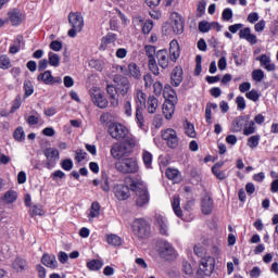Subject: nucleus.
Here are the masks:
<instances>
[{"label":"nucleus","mask_w":278,"mask_h":278,"mask_svg":"<svg viewBox=\"0 0 278 278\" xmlns=\"http://www.w3.org/2000/svg\"><path fill=\"white\" fill-rule=\"evenodd\" d=\"M255 134V122L251 121L248 122L247 125L243 128V135L244 136H251Z\"/></svg>","instance_id":"a18cd8bd"},{"label":"nucleus","mask_w":278,"mask_h":278,"mask_svg":"<svg viewBox=\"0 0 278 278\" xmlns=\"http://www.w3.org/2000/svg\"><path fill=\"white\" fill-rule=\"evenodd\" d=\"M223 21L229 22L233 18V11L230 8L224 9L222 13Z\"/></svg>","instance_id":"13d9d810"},{"label":"nucleus","mask_w":278,"mask_h":278,"mask_svg":"<svg viewBox=\"0 0 278 278\" xmlns=\"http://www.w3.org/2000/svg\"><path fill=\"white\" fill-rule=\"evenodd\" d=\"M212 173L220 181L227 179V174L225 173V170L216 169V167H215V168H212Z\"/></svg>","instance_id":"bf43d9fd"},{"label":"nucleus","mask_w":278,"mask_h":278,"mask_svg":"<svg viewBox=\"0 0 278 278\" xmlns=\"http://www.w3.org/2000/svg\"><path fill=\"white\" fill-rule=\"evenodd\" d=\"M61 167L63 168V170H73V160L71 159H65L61 162Z\"/></svg>","instance_id":"052dcab7"},{"label":"nucleus","mask_w":278,"mask_h":278,"mask_svg":"<svg viewBox=\"0 0 278 278\" xmlns=\"http://www.w3.org/2000/svg\"><path fill=\"white\" fill-rule=\"evenodd\" d=\"M17 198L18 194L16 193V191H7L4 193L3 201H5L7 203H14Z\"/></svg>","instance_id":"49530a36"},{"label":"nucleus","mask_w":278,"mask_h":278,"mask_svg":"<svg viewBox=\"0 0 278 278\" xmlns=\"http://www.w3.org/2000/svg\"><path fill=\"white\" fill-rule=\"evenodd\" d=\"M239 38H241V40H247V42H250V45H257V36L251 34V29L249 27H245L239 31Z\"/></svg>","instance_id":"5701e85b"},{"label":"nucleus","mask_w":278,"mask_h":278,"mask_svg":"<svg viewBox=\"0 0 278 278\" xmlns=\"http://www.w3.org/2000/svg\"><path fill=\"white\" fill-rule=\"evenodd\" d=\"M89 65L99 72H101V71H103V68H105V63H103V61H101V60H92L89 62Z\"/></svg>","instance_id":"09e8293b"},{"label":"nucleus","mask_w":278,"mask_h":278,"mask_svg":"<svg viewBox=\"0 0 278 278\" xmlns=\"http://www.w3.org/2000/svg\"><path fill=\"white\" fill-rule=\"evenodd\" d=\"M89 94L92 103L96 104L97 108H100V110H105V108L110 105L108 98H105V96L103 94V92H101V89L99 87H92L89 90Z\"/></svg>","instance_id":"1a4fd4ad"},{"label":"nucleus","mask_w":278,"mask_h":278,"mask_svg":"<svg viewBox=\"0 0 278 278\" xmlns=\"http://www.w3.org/2000/svg\"><path fill=\"white\" fill-rule=\"evenodd\" d=\"M156 59L161 68H168V52L166 50H159Z\"/></svg>","instance_id":"cd10ccee"},{"label":"nucleus","mask_w":278,"mask_h":278,"mask_svg":"<svg viewBox=\"0 0 278 278\" xmlns=\"http://www.w3.org/2000/svg\"><path fill=\"white\" fill-rule=\"evenodd\" d=\"M10 66H12V64L10 62V58H8V55H1L0 56V68H2V71H8V68H10Z\"/></svg>","instance_id":"de8ad7c7"},{"label":"nucleus","mask_w":278,"mask_h":278,"mask_svg":"<svg viewBox=\"0 0 278 278\" xmlns=\"http://www.w3.org/2000/svg\"><path fill=\"white\" fill-rule=\"evenodd\" d=\"M114 194L118 201H127L130 197L129 187L125 185H116L114 187Z\"/></svg>","instance_id":"f3484780"},{"label":"nucleus","mask_w":278,"mask_h":278,"mask_svg":"<svg viewBox=\"0 0 278 278\" xmlns=\"http://www.w3.org/2000/svg\"><path fill=\"white\" fill-rule=\"evenodd\" d=\"M181 53V50L179 48V42L177 40H172L169 43V58L172 62H177L179 60V55Z\"/></svg>","instance_id":"b1692460"},{"label":"nucleus","mask_w":278,"mask_h":278,"mask_svg":"<svg viewBox=\"0 0 278 278\" xmlns=\"http://www.w3.org/2000/svg\"><path fill=\"white\" fill-rule=\"evenodd\" d=\"M43 155L47 160V168H53L55 166V162L60 160V151L55 148H47L43 151Z\"/></svg>","instance_id":"f8f14e48"},{"label":"nucleus","mask_w":278,"mask_h":278,"mask_svg":"<svg viewBox=\"0 0 278 278\" xmlns=\"http://www.w3.org/2000/svg\"><path fill=\"white\" fill-rule=\"evenodd\" d=\"M162 138L163 140L167 141V146L170 149H177V146L179 144V138L177 137V131L173 128H167L162 131Z\"/></svg>","instance_id":"9b49d317"},{"label":"nucleus","mask_w":278,"mask_h":278,"mask_svg":"<svg viewBox=\"0 0 278 278\" xmlns=\"http://www.w3.org/2000/svg\"><path fill=\"white\" fill-rule=\"evenodd\" d=\"M126 144H128L130 149H135V147H138V139L134 136L127 135Z\"/></svg>","instance_id":"0e129e2a"},{"label":"nucleus","mask_w":278,"mask_h":278,"mask_svg":"<svg viewBox=\"0 0 278 278\" xmlns=\"http://www.w3.org/2000/svg\"><path fill=\"white\" fill-rule=\"evenodd\" d=\"M100 186H101V189L103 190V192H110V181L108 180L106 174H102V179H101Z\"/></svg>","instance_id":"603ef678"},{"label":"nucleus","mask_w":278,"mask_h":278,"mask_svg":"<svg viewBox=\"0 0 278 278\" xmlns=\"http://www.w3.org/2000/svg\"><path fill=\"white\" fill-rule=\"evenodd\" d=\"M142 162L146 166V168H152L153 164V154L151 152L143 150L142 151Z\"/></svg>","instance_id":"4c0bfd02"},{"label":"nucleus","mask_w":278,"mask_h":278,"mask_svg":"<svg viewBox=\"0 0 278 278\" xmlns=\"http://www.w3.org/2000/svg\"><path fill=\"white\" fill-rule=\"evenodd\" d=\"M205 1L201 0L198 4V10H197V16H202L205 14Z\"/></svg>","instance_id":"774afa93"},{"label":"nucleus","mask_w":278,"mask_h":278,"mask_svg":"<svg viewBox=\"0 0 278 278\" xmlns=\"http://www.w3.org/2000/svg\"><path fill=\"white\" fill-rule=\"evenodd\" d=\"M126 74L127 77H132V79H142V71H140V66L134 62L128 64V73Z\"/></svg>","instance_id":"bb28decb"},{"label":"nucleus","mask_w":278,"mask_h":278,"mask_svg":"<svg viewBox=\"0 0 278 278\" xmlns=\"http://www.w3.org/2000/svg\"><path fill=\"white\" fill-rule=\"evenodd\" d=\"M142 29V34H151V30L153 29V21L148 20L143 23V25L141 26Z\"/></svg>","instance_id":"5fc2aeb1"},{"label":"nucleus","mask_w":278,"mask_h":278,"mask_svg":"<svg viewBox=\"0 0 278 278\" xmlns=\"http://www.w3.org/2000/svg\"><path fill=\"white\" fill-rule=\"evenodd\" d=\"M87 153L84 150H76L75 151V160L76 162H84L86 160Z\"/></svg>","instance_id":"69168bd1"},{"label":"nucleus","mask_w":278,"mask_h":278,"mask_svg":"<svg viewBox=\"0 0 278 278\" xmlns=\"http://www.w3.org/2000/svg\"><path fill=\"white\" fill-rule=\"evenodd\" d=\"M170 79L172 86H175V88L181 86V83L184 81V70L180 66H176L172 71Z\"/></svg>","instance_id":"a211bd4d"},{"label":"nucleus","mask_w":278,"mask_h":278,"mask_svg":"<svg viewBox=\"0 0 278 278\" xmlns=\"http://www.w3.org/2000/svg\"><path fill=\"white\" fill-rule=\"evenodd\" d=\"M179 205H180L179 195L176 194L172 199V207L174 210V214H176L178 218H181V216H184V212L181 211V206Z\"/></svg>","instance_id":"473e14b6"},{"label":"nucleus","mask_w":278,"mask_h":278,"mask_svg":"<svg viewBox=\"0 0 278 278\" xmlns=\"http://www.w3.org/2000/svg\"><path fill=\"white\" fill-rule=\"evenodd\" d=\"M13 268L17 273H23V270H27V261L21 257L15 258V261L13 262Z\"/></svg>","instance_id":"f704fd0d"},{"label":"nucleus","mask_w":278,"mask_h":278,"mask_svg":"<svg viewBox=\"0 0 278 278\" xmlns=\"http://www.w3.org/2000/svg\"><path fill=\"white\" fill-rule=\"evenodd\" d=\"M147 93L142 91V89H137L135 93V102H136V121L140 128L144 127V115L142 110L147 104Z\"/></svg>","instance_id":"f03ea898"},{"label":"nucleus","mask_w":278,"mask_h":278,"mask_svg":"<svg viewBox=\"0 0 278 278\" xmlns=\"http://www.w3.org/2000/svg\"><path fill=\"white\" fill-rule=\"evenodd\" d=\"M162 112L166 121H170V118H173V115L175 114V102L165 101L162 106Z\"/></svg>","instance_id":"393cba45"},{"label":"nucleus","mask_w":278,"mask_h":278,"mask_svg":"<svg viewBox=\"0 0 278 278\" xmlns=\"http://www.w3.org/2000/svg\"><path fill=\"white\" fill-rule=\"evenodd\" d=\"M165 175L172 181H175V184H177V181H179V179H181V175L179 174V169L167 168L166 172H165Z\"/></svg>","instance_id":"e433bc0d"},{"label":"nucleus","mask_w":278,"mask_h":278,"mask_svg":"<svg viewBox=\"0 0 278 278\" xmlns=\"http://www.w3.org/2000/svg\"><path fill=\"white\" fill-rule=\"evenodd\" d=\"M123 109H124V114H125L126 116H128V117H131V115H132L131 100H126V101L124 102Z\"/></svg>","instance_id":"e2e57ef3"},{"label":"nucleus","mask_w":278,"mask_h":278,"mask_svg":"<svg viewBox=\"0 0 278 278\" xmlns=\"http://www.w3.org/2000/svg\"><path fill=\"white\" fill-rule=\"evenodd\" d=\"M113 81L116 84L122 97H125L131 90V83H129L128 77L115 75Z\"/></svg>","instance_id":"9d476101"},{"label":"nucleus","mask_w":278,"mask_h":278,"mask_svg":"<svg viewBox=\"0 0 278 278\" xmlns=\"http://www.w3.org/2000/svg\"><path fill=\"white\" fill-rule=\"evenodd\" d=\"M160 253L163 257H174L175 255V249L173 245L168 242H163L160 248Z\"/></svg>","instance_id":"c85d7f7f"},{"label":"nucleus","mask_w":278,"mask_h":278,"mask_svg":"<svg viewBox=\"0 0 278 278\" xmlns=\"http://www.w3.org/2000/svg\"><path fill=\"white\" fill-rule=\"evenodd\" d=\"M62 47H63L62 42L58 40H53L50 43V49L52 51H62Z\"/></svg>","instance_id":"338daca9"},{"label":"nucleus","mask_w":278,"mask_h":278,"mask_svg":"<svg viewBox=\"0 0 278 278\" xmlns=\"http://www.w3.org/2000/svg\"><path fill=\"white\" fill-rule=\"evenodd\" d=\"M41 264L47 266V268H55L58 266V260L55 258V255L43 254Z\"/></svg>","instance_id":"7c9ffc66"},{"label":"nucleus","mask_w":278,"mask_h":278,"mask_svg":"<svg viewBox=\"0 0 278 278\" xmlns=\"http://www.w3.org/2000/svg\"><path fill=\"white\" fill-rule=\"evenodd\" d=\"M116 168L124 175H136V173H139L140 170V165H138V160L128 157L124 159L122 164H117Z\"/></svg>","instance_id":"39448f33"},{"label":"nucleus","mask_w":278,"mask_h":278,"mask_svg":"<svg viewBox=\"0 0 278 278\" xmlns=\"http://www.w3.org/2000/svg\"><path fill=\"white\" fill-rule=\"evenodd\" d=\"M38 81H43L47 86H53V84H62V77H53L51 71H46L37 76Z\"/></svg>","instance_id":"ddd939ff"},{"label":"nucleus","mask_w":278,"mask_h":278,"mask_svg":"<svg viewBox=\"0 0 278 278\" xmlns=\"http://www.w3.org/2000/svg\"><path fill=\"white\" fill-rule=\"evenodd\" d=\"M256 61L260 62L261 66L265 68V71H267L268 73H273L274 71H277V65L273 63L268 54H262L261 56H257Z\"/></svg>","instance_id":"2eb2a0df"},{"label":"nucleus","mask_w":278,"mask_h":278,"mask_svg":"<svg viewBox=\"0 0 278 278\" xmlns=\"http://www.w3.org/2000/svg\"><path fill=\"white\" fill-rule=\"evenodd\" d=\"M101 125H109L112 123V114L111 113H102L100 116Z\"/></svg>","instance_id":"680f3d73"},{"label":"nucleus","mask_w":278,"mask_h":278,"mask_svg":"<svg viewBox=\"0 0 278 278\" xmlns=\"http://www.w3.org/2000/svg\"><path fill=\"white\" fill-rule=\"evenodd\" d=\"M24 90H25V97H31V94H34V85L31 84V81L26 80L24 83Z\"/></svg>","instance_id":"6e6d98bb"},{"label":"nucleus","mask_w":278,"mask_h":278,"mask_svg":"<svg viewBox=\"0 0 278 278\" xmlns=\"http://www.w3.org/2000/svg\"><path fill=\"white\" fill-rule=\"evenodd\" d=\"M68 23L72 28L68 30L67 35L70 36V38H75L78 31H81V29H84V16H81V13L79 12H71L68 14Z\"/></svg>","instance_id":"20e7f679"},{"label":"nucleus","mask_w":278,"mask_h":278,"mask_svg":"<svg viewBox=\"0 0 278 278\" xmlns=\"http://www.w3.org/2000/svg\"><path fill=\"white\" fill-rule=\"evenodd\" d=\"M130 190L136 194L137 207H144V205H149V188L144 181L138 178H131Z\"/></svg>","instance_id":"f257e3e1"},{"label":"nucleus","mask_w":278,"mask_h":278,"mask_svg":"<svg viewBox=\"0 0 278 278\" xmlns=\"http://www.w3.org/2000/svg\"><path fill=\"white\" fill-rule=\"evenodd\" d=\"M109 134L114 140H125L129 136V128L121 123H112L109 126Z\"/></svg>","instance_id":"6e6552de"},{"label":"nucleus","mask_w":278,"mask_h":278,"mask_svg":"<svg viewBox=\"0 0 278 278\" xmlns=\"http://www.w3.org/2000/svg\"><path fill=\"white\" fill-rule=\"evenodd\" d=\"M202 214L210 215L212 214V210H214V202L210 195H204L201 202Z\"/></svg>","instance_id":"a878e982"},{"label":"nucleus","mask_w":278,"mask_h":278,"mask_svg":"<svg viewBox=\"0 0 278 278\" xmlns=\"http://www.w3.org/2000/svg\"><path fill=\"white\" fill-rule=\"evenodd\" d=\"M154 225L161 236H168V219H166V217L156 215Z\"/></svg>","instance_id":"4468645a"},{"label":"nucleus","mask_w":278,"mask_h":278,"mask_svg":"<svg viewBox=\"0 0 278 278\" xmlns=\"http://www.w3.org/2000/svg\"><path fill=\"white\" fill-rule=\"evenodd\" d=\"M144 108L149 114H156L157 110H160V100L155 96H149Z\"/></svg>","instance_id":"aec40b11"},{"label":"nucleus","mask_w":278,"mask_h":278,"mask_svg":"<svg viewBox=\"0 0 278 278\" xmlns=\"http://www.w3.org/2000/svg\"><path fill=\"white\" fill-rule=\"evenodd\" d=\"M106 94H109V103L111 108H118V91L113 85L106 86Z\"/></svg>","instance_id":"6ab92c4d"},{"label":"nucleus","mask_w":278,"mask_h":278,"mask_svg":"<svg viewBox=\"0 0 278 278\" xmlns=\"http://www.w3.org/2000/svg\"><path fill=\"white\" fill-rule=\"evenodd\" d=\"M60 60L61 58L58 55V53L55 52L48 53V63L50 66L58 68V66H60Z\"/></svg>","instance_id":"58836bf2"},{"label":"nucleus","mask_w":278,"mask_h":278,"mask_svg":"<svg viewBox=\"0 0 278 278\" xmlns=\"http://www.w3.org/2000/svg\"><path fill=\"white\" fill-rule=\"evenodd\" d=\"M261 138H262V137H260V135L251 136V137L248 139L247 146H248L250 149H257V147H260V140H261Z\"/></svg>","instance_id":"37998d69"},{"label":"nucleus","mask_w":278,"mask_h":278,"mask_svg":"<svg viewBox=\"0 0 278 278\" xmlns=\"http://www.w3.org/2000/svg\"><path fill=\"white\" fill-rule=\"evenodd\" d=\"M172 18L174 20L172 23V28L174 34L179 36V34H184V20L178 13H173Z\"/></svg>","instance_id":"412c9836"},{"label":"nucleus","mask_w":278,"mask_h":278,"mask_svg":"<svg viewBox=\"0 0 278 278\" xmlns=\"http://www.w3.org/2000/svg\"><path fill=\"white\" fill-rule=\"evenodd\" d=\"M100 214H101V205L99 204V202H93L91 204L89 218H99Z\"/></svg>","instance_id":"a19ab883"},{"label":"nucleus","mask_w":278,"mask_h":278,"mask_svg":"<svg viewBox=\"0 0 278 278\" xmlns=\"http://www.w3.org/2000/svg\"><path fill=\"white\" fill-rule=\"evenodd\" d=\"M214 268H216V258L214 256L207 255L200 260L199 273L204 277H212Z\"/></svg>","instance_id":"0eeeda50"},{"label":"nucleus","mask_w":278,"mask_h":278,"mask_svg":"<svg viewBox=\"0 0 278 278\" xmlns=\"http://www.w3.org/2000/svg\"><path fill=\"white\" fill-rule=\"evenodd\" d=\"M111 155L115 160H121V157H125V155H127V147L123 143H114L111 148Z\"/></svg>","instance_id":"dca6fc26"},{"label":"nucleus","mask_w":278,"mask_h":278,"mask_svg":"<svg viewBox=\"0 0 278 278\" xmlns=\"http://www.w3.org/2000/svg\"><path fill=\"white\" fill-rule=\"evenodd\" d=\"M23 47H25V43L23 42V37H17L14 40V43L10 47V53H12L13 55L18 53V51H21V49H23Z\"/></svg>","instance_id":"72a5a7b5"},{"label":"nucleus","mask_w":278,"mask_h":278,"mask_svg":"<svg viewBox=\"0 0 278 278\" xmlns=\"http://www.w3.org/2000/svg\"><path fill=\"white\" fill-rule=\"evenodd\" d=\"M87 268L89 270H101L103 268V262L101 260H91L87 262Z\"/></svg>","instance_id":"ea45409f"},{"label":"nucleus","mask_w":278,"mask_h":278,"mask_svg":"<svg viewBox=\"0 0 278 278\" xmlns=\"http://www.w3.org/2000/svg\"><path fill=\"white\" fill-rule=\"evenodd\" d=\"M247 123H249V119H247L242 116L237 117L232 122V131H235V134H238V131H242V129H244V127H247Z\"/></svg>","instance_id":"c756f323"},{"label":"nucleus","mask_w":278,"mask_h":278,"mask_svg":"<svg viewBox=\"0 0 278 278\" xmlns=\"http://www.w3.org/2000/svg\"><path fill=\"white\" fill-rule=\"evenodd\" d=\"M131 231L134 236L144 240V238H149V236H151V226H149V223L142 218L135 219L131 224Z\"/></svg>","instance_id":"7ed1b4c3"},{"label":"nucleus","mask_w":278,"mask_h":278,"mask_svg":"<svg viewBox=\"0 0 278 278\" xmlns=\"http://www.w3.org/2000/svg\"><path fill=\"white\" fill-rule=\"evenodd\" d=\"M106 242L111 247H121V244H123V239H121L118 235L111 233L106 235Z\"/></svg>","instance_id":"c9c22d12"},{"label":"nucleus","mask_w":278,"mask_h":278,"mask_svg":"<svg viewBox=\"0 0 278 278\" xmlns=\"http://www.w3.org/2000/svg\"><path fill=\"white\" fill-rule=\"evenodd\" d=\"M247 99H249L250 101H253L254 103H256V101H260V92H257V90L252 89L251 91L245 93Z\"/></svg>","instance_id":"3c124183"},{"label":"nucleus","mask_w":278,"mask_h":278,"mask_svg":"<svg viewBox=\"0 0 278 278\" xmlns=\"http://www.w3.org/2000/svg\"><path fill=\"white\" fill-rule=\"evenodd\" d=\"M41 117L38 113H35L34 115H29L26 118V122L28 123V125H38V123H40Z\"/></svg>","instance_id":"864d4df0"},{"label":"nucleus","mask_w":278,"mask_h":278,"mask_svg":"<svg viewBox=\"0 0 278 278\" xmlns=\"http://www.w3.org/2000/svg\"><path fill=\"white\" fill-rule=\"evenodd\" d=\"M143 51L146 53V56L148 58L149 71H151V73H153V75L155 76L160 75V67L157 66V61L155 60V55H157L155 47L151 45H146Z\"/></svg>","instance_id":"423d86ee"},{"label":"nucleus","mask_w":278,"mask_h":278,"mask_svg":"<svg viewBox=\"0 0 278 278\" xmlns=\"http://www.w3.org/2000/svg\"><path fill=\"white\" fill-rule=\"evenodd\" d=\"M185 134L189 138H197V130H194V125L188 121L185 122Z\"/></svg>","instance_id":"79ce46f5"},{"label":"nucleus","mask_w":278,"mask_h":278,"mask_svg":"<svg viewBox=\"0 0 278 278\" xmlns=\"http://www.w3.org/2000/svg\"><path fill=\"white\" fill-rule=\"evenodd\" d=\"M13 138L16 140V142H24L25 140V130L23 127H17L13 132Z\"/></svg>","instance_id":"c03bdc74"},{"label":"nucleus","mask_w":278,"mask_h":278,"mask_svg":"<svg viewBox=\"0 0 278 278\" xmlns=\"http://www.w3.org/2000/svg\"><path fill=\"white\" fill-rule=\"evenodd\" d=\"M163 97L165 101H172V103H177V92L174 91L173 87L166 86L163 90Z\"/></svg>","instance_id":"2f4dec72"},{"label":"nucleus","mask_w":278,"mask_h":278,"mask_svg":"<svg viewBox=\"0 0 278 278\" xmlns=\"http://www.w3.org/2000/svg\"><path fill=\"white\" fill-rule=\"evenodd\" d=\"M264 77L265 75L263 70H254L252 72V79L254 81H257V83L263 81Z\"/></svg>","instance_id":"8fccbe9b"},{"label":"nucleus","mask_w":278,"mask_h":278,"mask_svg":"<svg viewBox=\"0 0 278 278\" xmlns=\"http://www.w3.org/2000/svg\"><path fill=\"white\" fill-rule=\"evenodd\" d=\"M210 29H212V24H210L208 22L202 21L199 23V31H201L202 34H207Z\"/></svg>","instance_id":"4d7b16f0"},{"label":"nucleus","mask_w":278,"mask_h":278,"mask_svg":"<svg viewBox=\"0 0 278 278\" xmlns=\"http://www.w3.org/2000/svg\"><path fill=\"white\" fill-rule=\"evenodd\" d=\"M9 21L12 25L18 26L23 21L25 20V16H23V13L18 9H14L8 13Z\"/></svg>","instance_id":"4be33fe9"}]
</instances>
